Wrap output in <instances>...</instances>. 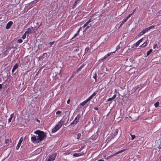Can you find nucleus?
I'll use <instances>...</instances> for the list:
<instances>
[{"instance_id": "1", "label": "nucleus", "mask_w": 161, "mask_h": 161, "mask_svg": "<svg viewBox=\"0 0 161 161\" xmlns=\"http://www.w3.org/2000/svg\"><path fill=\"white\" fill-rule=\"evenodd\" d=\"M34 133L37 136H32L31 140L34 143H38L42 141L46 137V134L43 131L39 130L35 131Z\"/></svg>"}, {"instance_id": "2", "label": "nucleus", "mask_w": 161, "mask_h": 161, "mask_svg": "<svg viewBox=\"0 0 161 161\" xmlns=\"http://www.w3.org/2000/svg\"><path fill=\"white\" fill-rule=\"evenodd\" d=\"M96 19H97V22H98L100 19L99 16H98V17H95V16H93L91 17L82 27H86L85 31H86L92 25V24L90 23L91 22H93L94 23H95L96 22L94 21V20Z\"/></svg>"}, {"instance_id": "3", "label": "nucleus", "mask_w": 161, "mask_h": 161, "mask_svg": "<svg viewBox=\"0 0 161 161\" xmlns=\"http://www.w3.org/2000/svg\"><path fill=\"white\" fill-rule=\"evenodd\" d=\"M64 121L62 120H61L59 123L53 129H52V132L53 133L56 132L61 127L62 125L64 124Z\"/></svg>"}, {"instance_id": "4", "label": "nucleus", "mask_w": 161, "mask_h": 161, "mask_svg": "<svg viewBox=\"0 0 161 161\" xmlns=\"http://www.w3.org/2000/svg\"><path fill=\"white\" fill-rule=\"evenodd\" d=\"M80 118V116L79 114H78L73 121L70 124V125H73V126L75 125L79 121Z\"/></svg>"}, {"instance_id": "5", "label": "nucleus", "mask_w": 161, "mask_h": 161, "mask_svg": "<svg viewBox=\"0 0 161 161\" xmlns=\"http://www.w3.org/2000/svg\"><path fill=\"white\" fill-rule=\"evenodd\" d=\"M56 155L57 154L56 153H54L50 155L49 158L48 159V161H53L55 159Z\"/></svg>"}, {"instance_id": "6", "label": "nucleus", "mask_w": 161, "mask_h": 161, "mask_svg": "<svg viewBox=\"0 0 161 161\" xmlns=\"http://www.w3.org/2000/svg\"><path fill=\"white\" fill-rule=\"evenodd\" d=\"M13 22L12 21H9V22L7 24L6 26V28L7 29H8L12 25Z\"/></svg>"}, {"instance_id": "7", "label": "nucleus", "mask_w": 161, "mask_h": 161, "mask_svg": "<svg viewBox=\"0 0 161 161\" xmlns=\"http://www.w3.org/2000/svg\"><path fill=\"white\" fill-rule=\"evenodd\" d=\"M42 150L41 148H38L35 151V153L36 154H39L41 152Z\"/></svg>"}, {"instance_id": "8", "label": "nucleus", "mask_w": 161, "mask_h": 161, "mask_svg": "<svg viewBox=\"0 0 161 161\" xmlns=\"http://www.w3.org/2000/svg\"><path fill=\"white\" fill-rule=\"evenodd\" d=\"M148 41V40L147 39L146 41L144 42L142 45H141L140 47H145L147 44L148 42L147 41Z\"/></svg>"}, {"instance_id": "9", "label": "nucleus", "mask_w": 161, "mask_h": 161, "mask_svg": "<svg viewBox=\"0 0 161 161\" xmlns=\"http://www.w3.org/2000/svg\"><path fill=\"white\" fill-rule=\"evenodd\" d=\"M18 65L17 64H16L14 66L12 70V73H13L15 69H16L18 67Z\"/></svg>"}, {"instance_id": "10", "label": "nucleus", "mask_w": 161, "mask_h": 161, "mask_svg": "<svg viewBox=\"0 0 161 161\" xmlns=\"http://www.w3.org/2000/svg\"><path fill=\"white\" fill-rule=\"evenodd\" d=\"M81 29H82V27H80L78 31L77 32V33L76 34H75L74 36L73 37L72 39L74 38L75 37H76L78 35V34H79V32H80V31Z\"/></svg>"}, {"instance_id": "11", "label": "nucleus", "mask_w": 161, "mask_h": 161, "mask_svg": "<svg viewBox=\"0 0 161 161\" xmlns=\"http://www.w3.org/2000/svg\"><path fill=\"white\" fill-rule=\"evenodd\" d=\"M83 154V153H76L74 154L73 156L75 157H78L82 155Z\"/></svg>"}, {"instance_id": "12", "label": "nucleus", "mask_w": 161, "mask_h": 161, "mask_svg": "<svg viewBox=\"0 0 161 161\" xmlns=\"http://www.w3.org/2000/svg\"><path fill=\"white\" fill-rule=\"evenodd\" d=\"M13 116V114H12L10 115V117L8 119V123H9L11 121V120L12 119Z\"/></svg>"}, {"instance_id": "13", "label": "nucleus", "mask_w": 161, "mask_h": 161, "mask_svg": "<svg viewBox=\"0 0 161 161\" xmlns=\"http://www.w3.org/2000/svg\"><path fill=\"white\" fill-rule=\"evenodd\" d=\"M154 25H152V26L146 28V29L147 30V31H148L151 29L153 28H154Z\"/></svg>"}, {"instance_id": "14", "label": "nucleus", "mask_w": 161, "mask_h": 161, "mask_svg": "<svg viewBox=\"0 0 161 161\" xmlns=\"http://www.w3.org/2000/svg\"><path fill=\"white\" fill-rule=\"evenodd\" d=\"M31 29L29 28L27 29V31L25 32V33H31Z\"/></svg>"}, {"instance_id": "15", "label": "nucleus", "mask_w": 161, "mask_h": 161, "mask_svg": "<svg viewBox=\"0 0 161 161\" xmlns=\"http://www.w3.org/2000/svg\"><path fill=\"white\" fill-rule=\"evenodd\" d=\"M88 102L86 100L80 103V105L82 106H84Z\"/></svg>"}, {"instance_id": "16", "label": "nucleus", "mask_w": 161, "mask_h": 161, "mask_svg": "<svg viewBox=\"0 0 161 161\" xmlns=\"http://www.w3.org/2000/svg\"><path fill=\"white\" fill-rule=\"evenodd\" d=\"M146 33V32H145V31H144V30H143L139 34L138 36H142L143 35L144 33Z\"/></svg>"}, {"instance_id": "17", "label": "nucleus", "mask_w": 161, "mask_h": 161, "mask_svg": "<svg viewBox=\"0 0 161 161\" xmlns=\"http://www.w3.org/2000/svg\"><path fill=\"white\" fill-rule=\"evenodd\" d=\"M153 49H150L147 52V56H148L152 52Z\"/></svg>"}, {"instance_id": "18", "label": "nucleus", "mask_w": 161, "mask_h": 161, "mask_svg": "<svg viewBox=\"0 0 161 161\" xmlns=\"http://www.w3.org/2000/svg\"><path fill=\"white\" fill-rule=\"evenodd\" d=\"M21 143V142H18V144L17 145V147H16V149H17V150H18V149L19 148V147L20 146Z\"/></svg>"}, {"instance_id": "19", "label": "nucleus", "mask_w": 161, "mask_h": 161, "mask_svg": "<svg viewBox=\"0 0 161 161\" xmlns=\"http://www.w3.org/2000/svg\"><path fill=\"white\" fill-rule=\"evenodd\" d=\"M125 151V150H121V151H119L116 153H115L114 155H113V156H114V155H116V154H117L119 153H122L123 152H124V151Z\"/></svg>"}, {"instance_id": "20", "label": "nucleus", "mask_w": 161, "mask_h": 161, "mask_svg": "<svg viewBox=\"0 0 161 161\" xmlns=\"http://www.w3.org/2000/svg\"><path fill=\"white\" fill-rule=\"evenodd\" d=\"M115 51H114V52H111V53H108V54H107V55H105L104 57V58H107L108 56H110V55H111V53H114L115 52Z\"/></svg>"}, {"instance_id": "21", "label": "nucleus", "mask_w": 161, "mask_h": 161, "mask_svg": "<svg viewBox=\"0 0 161 161\" xmlns=\"http://www.w3.org/2000/svg\"><path fill=\"white\" fill-rule=\"evenodd\" d=\"M127 20V19H125L124 20H123L122 22H121V25H122L123 24H124V23Z\"/></svg>"}, {"instance_id": "22", "label": "nucleus", "mask_w": 161, "mask_h": 161, "mask_svg": "<svg viewBox=\"0 0 161 161\" xmlns=\"http://www.w3.org/2000/svg\"><path fill=\"white\" fill-rule=\"evenodd\" d=\"M154 105L156 108L159 105V102H157L156 103H154Z\"/></svg>"}, {"instance_id": "23", "label": "nucleus", "mask_w": 161, "mask_h": 161, "mask_svg": "<svg viewBox=\"0 0 161 161\" xmlns=\"http://www.w3.org/2000/svg\"><path fill=\"white\" fill-rule=\"evenodd\" d=\"M118 130H116L114 132V133L113 134V135H114V136H115L118 134Z\"/></svg>"}, {"instance_id": "24", "label": "nucleus", "mask_w": 161, "mask_h": 161, "mask_svg": "<svg viewBox=\"0 0 161 161\" xmlns=\"http://www.w3.org/2000/svg\"><path fill=\"white\" fill-rule=\"evenodd\" d=\"M93 97L91 95L89 98H88L86 100L88 102L89 101H90Z\"/></svg>"}, {"instance_id": "25", "label": "nucleus", "mask_w": 161, "mask_h": 161, "mask_svg": "<svg viewBox=\"0 0 161 161\" xmlns=\"http://www.w3.org/2000/svg\"><path fill=\"white\" fill-rule=\"evenodd\" d=\"M81 136V134L80 133H79L77 136V138L78 139H79Z\"/></svg>"}, {"instance_id": "26", "label": "nucleus", "mask_w": 161, "mask_h": 161, "mask_svg": "<svg viewBox=\"0 0 161 161\" xmlns=\"http://www.w3.org/2000/svg\"><path fill=\"white\" fill-rule=\"evenodd\" d=\"M134 11L131 14H130L129 15H128L127 17L126 18V19H127V20L129 18H130V17L131 16L132 14L134 12Z\"/></svg>"}, {"instance_id": "27", "label": "nucleus", "mask_w": 161, "mask_h": 161, "mask_svg": "<svg viewBox=\"0 0 161 161\" xmlns=\"http://www.w3.org/2000/svg\"><path fill=\"white\" fill-rule=\"evenodd\" d=\"M26 33H25L23 35V36H22V38L23 39H25V37H26Z\"/></svg>"}, {"instance_id": "28", "label": "nucleus", "mask_w": 161, "mask_h": 161, "mask_svg": "<svg viewBox=\"0 0 161 161\" xmlns=\"http://www.w3.org/2000/svg\"><path fill=\"white\" fill-rule=\"evenodd\" d=\"M89 50V48L88 47H86L85 49V53L87 52Z\"/></svg>"}, {"instance_id": "29", "label": "nucleus", "mask_w": 161, "mask_h": 161, "mask_svg": "<svg viewBox=\"0 0 161 161\" xmlns=\"http://www.w3.org/2000/svg\"><path fill=\"white\" fill-rule=\"evenodd\" d=\"M130 135L131 137V139L132 140L134 139L136 137V136L135 135H133L130 134Z\"/></svg>"}, {"instance_id": "30", "label": "nucleus", "mask_w": 161, "mask_h": 161, "mask_svg": "<svg viewBox=\"0 0 161 161\" xmlns=\"http://www.w3.org/2000/svg\"><path fill=\"white\" fill-rule=\"evenodd\" d=\"M120 48V45H119L117 46L116 51L118 50H119Z\"/></svg>"}, {"instance_id": "31", "label": "nucleus", "mask_w": 161, "mask_h": 161, "mask_svg": "<svg viewBox=\"0 0 161 161\" xmlns=\"http://www.w3.org/2000/svg\"><path fill=\"white\" fill-rule=\"evenodd\" d=\"M8 139H6L5 140V143L7 145L8 143Z\"/></svg>"}, {"instance_id": "32", "label": "nucleus", "mask_w": 161, "mask_h": 161, "mask_svg": "<svg viewBox=\"0 0 161 161\" xmlns=\"http://www.w3.org/2000/svg\"><path fill=\"white\" fill-rule=\"evenodd\" d=\"M140 43L138 42V41L135 44V45L136 46V47H137L140 44Z\"/></svg>"}, {"instance_id": "33", "label": "nucleus", "mask_w": 161, "mask_h": 161, "mask_svg": "<svg viewBox=\"0 0 161 161\" xmlns=\"http://www.w3.org/2000/svg\"><path fill=\"white\" fill-rule=\"evenodd\" d=\"M97 92H94L91 95L92 97H94V96H95L96 94H97Z\"/></svg>"}, {"instance_id": "34", "label": "nucleus", "mask_w": 161, "mask_h": 161, "mask_svg": "<svg viewBox=\"0 0 161 161\" xmlns=\"http://www.w3.org/2000/svg\"><path fill=\"white\" fill-rule=\"evenodd\" d=\"M22 42V40L21 39H19L18 40V42L21 43Z\"/></svg>"}, {"instance_id": "35", "label": "nucleus", "mask_w": 161, "mask_h": 161, "mask_svg": "<svg viewBox=\"0 0 161 161\" xmlns=\"http://www.w3.org/2000/svg\"><path fill=\"white\" fill-rule=\"evenodd\" d=\"M114 99H113V98H112V97H111V98H109L108 99V101H111L113 100Z\"/></svg>"}, {"instance_id": "36", "label": "nucleus", "mask_w": 161, "mask_h": 161, "mask_svg": "<svg viewBox=\"0 0 161 161\" xmlns=\"http://www.w3.org/2000/svg\"><path fill=\"white\" fill-rule=\"evenodd\" d=\"M54 42H55L54 41H53V42H50L49 44L51 45L50 47H51V46L52 45H53L54 43Z\"/></svg>"}, {"instance_id": "37", "label": "nucleus", "mask_w": 161, "mask_h": 161, "mask_svg": "<svg viewBox=\"0 0 161 161\" xmlns=\"http://www.w3.org/2000/svg\"><path fill=\"white\" fill-rule=\"evenodd\" d=\"M61 111H58L56 112V114H61Z\"/></svg>"}, {"instance_id": "38", "label": "nucleus", "mask_w": 161, "mask_h": 161, "mask_svg": "<svg viewBox=\"0 0 161 161\" xmlns=\"http://www.w3.org/2000/svg\"><path fill=\"white\" fill-rule=\"evenodd\" d=\"M81 68H82V67H80L79 68H78L77 69V72H78L79 71H80L81 70Z\"/></svg>"}, {"instance_id": "39", "label": "nucleus", "mask_w": 161, "mask_h": 161, "mask_svg": "<svg viewBox=\"0 0 161 161\" xmlns=\"http://www.w3.org/2000/svg\"><path fill=\"white\" fill-rule=\"evenodd\" d=\"M157 46V44H155L153 46V48L154 49H155L156 47Z\"/></svg>"}, {"instance_id": "40", "label": "nucleus", "mask_w": 161, "mask_h": 161, "mask_svg": "<svg viewBox=\"0 0 161 161\" xmlns=\"http://www.w3.org/2000/svg\"><path fill=\"white\" fill-rule=\"evenodd\" d=\"M142 40L143 38H142L141 39H140L139 41H138V42L140 43L142 41Z\"/></svg>"}, {"instance_id": "41", "label": "nucleus", "mask_w": 161, "mask_h": 161, "mask_svg": "<svg viewBox=\"0 0 161 161\" xmlns=\"http://www.w3.org/2000/svg\"><path fill=\"white\" fill-rule=\"evenodd\" d=\"M23 141V139H22V137H21L20 139L19 140V142H22V141Z\"/></svg>"}, {"instance_id": "42", "label": "nucleus", "mask_w": 161, "mask_h": 161, "mask_svg": "<svg viewBox=\"0 0 161 161\" xmlns=\"http://www.w3.org/2000/svg\"><path fill=\"white\" fill-rule=\"evenodd\" d=\"M161 14V10L158 13V16H161V14Z\"/></svg>"}, {"instance_id": "43", "label": "nucleus", "mask_w": 161, "mask_h": 161, "mask_svg": "<svg viewBox=\"0 0 161 161\" xmlns=\"http://www.w3.org/2000/svg\"><path fill=\"white\" fill-rule=\"evenodd\" d=\"M79 3L77 2L76 1H75V3L74 6H75L78 3Z\"/></svg>"}, {"instance_id": "44", "label": "nucleus", "mask_w": 161, "mask_h": 161, "mask_svg": "<svg viewBox=\"0 0 161 161\" xmlns=\"http://www.w3.org/2000/svg\"><path fill=\"white\" fill-rule=\"evenodd\" d=\"M116 95L115 94L114 95L113 97H112V98H113V99H114L116 97Z\"/></svg>"}, {"instance_id": "45", "label": "nucleus", "mask_w": 161, "mask_h": 161, "mask_svg": "<svg viewBox=\"0 0 161 161\" xmlns=\"http://www.w3.org/2000/svg\"><path fill=\"white\" fill-rule=\"evenodd\" d=\"M96 76H97V74H96L95 73V75H94V76H93V78H94L95 79V78H96Z\"/></svg>"}, {"instance_id": "46", "label": "nucleus", "mask_w": 161, "mask_h": 161, "mask_svg": "<svg viewBox=\"0 0 161 161\" xmlns=\"http://www.w3.org/2000/svg\"><path fill=\"white\" fill-rule=\"evenodd\" d=\"M69 102H70V99H69L68 100H67V103L68 104L69 103Z\"/></svg>"}, {"instance_id": "47", "label": "nucleus", "mask_w": 161, "mask_h": 161, "mask_svg": "<svg viewBox=\"0 0 161 161\" xmlns=\"http://www.w3.org/2000/svg\"><path fill=\"white\" fill-rule=\"evenodd\" d=\"M98 109V108L97 107H95L94 108V109L96 110H97Z\"/></svg>"}, {"instance_id": "48", "label": "nucleus", "mask_w": 161, "mask_h": 161, "mask_svg": "<svg viewBox=\"0 0 161 161\" xmlns=\"http://www.w3.org/2000/svg\"><path fill=\"white\" fill-rule=\"evenodd\" d=\"M2 123L1 122V121L0 120V126H2Z\"/></svg>"}, {"instance_id": "49", "label": "nucleus", "mask_w": 161, "mask_h": 161, "mask_svg": "<svg viewBox=\"0 0 161 161\" xmlns=\"http://www.w3.org/2000/svg\"><path fill=\"white\" fill-rule=\"evenodd\" d=\"M2 88V86L1 84H0V89Z\"/></svg>"}, {"instance_id": "50", "label": "nucleus", "mask_w": 161, "mask_h": 161, "mask_svg": "<svg viewBox=\"0 0 161 161\" xmlns=\"http://www.w3.org/2000/svg\"><path fill=\"white\" fill-rule=\"evenodd\" d=\"M36 121L37 122H38L39 123V122H40V121H39V120L38 119H36Z\"/></svg>"}, {"instance_id": "51", "label": "nucleus", "mask_w": 161, "mask_h": 161, "mask_svg": "<svg viewBox=\"0 0 161 161\" xmlns=\"http://www.w3.org/2000/svg\"><path fill=\"white\" fill-rule=\"evenodd\" d=\"M144 31H145V32H147V31H147V30L146 29H145L144 30Z\"/></svg>"}, {"instance_id": "52", "label": "nucleus", "mask_w": 161, "mask_h": 161, "mask_svg": "<svg viewBox=\"0 0 161 161\" xmlns=\"http://www.w3.org/2000/svg\"><path fill=\"white\" fill-rule=\"evenodd\" d=\"M60 70L59 71V72L58 74V75H60Z\"/></svg>"}, {"instance_id": "53", "label": "nucleus", "mask_w": 161, "mask_h": 161, "mask_svg": "<svg viewBox=\"0 0 161 161\" xmlns=\"http://www.w3.org/2000/svg\"><path fill=\"white\" fill-rule=\"evenodd\" d=\"M80 0H76V1L77 2H78L79 3V1H80Z\"/></svg>"}, {"instance_id": "54", "label": "nucleus", "mask_w": 161, "mask_h": 161, "mask_svg": "<svg viewBox=\"0 0 161 161\" xmlns=\"http://www.w3.org/2000/svg\"><path fill=\"white\" fill-rule=\"evenodd\" d=\"M97 161H103V160H99Z\"/></svg>"}, {"instance_id": "55", "label": "nucleus", "mask_w": 161, "mask_h": 161, "mask_svg": "<svg viewBox=\"0 0 161 161\" xmlns=\"http://www.w3.org/2000/svg\"><path fill=\"white\" fill-rule=\"evenodd\" d=\"M79 50V49H76V51H77Z\"/></svg>"}]
</instances>
